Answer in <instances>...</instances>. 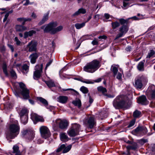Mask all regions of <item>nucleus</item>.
Returning a JSON list of instances; mask_svg holds the SVG:
<instances>
[{
    "label": "nucleus",
    "mask_w": 155,
    "mask_h": 155,
    "mask_svg": "<svg viewBox=\"0 0 155 155\" xmlns=\"http://www.w3.org/2000/svg\"><path fill=\"white\" fill-rule=\"evenodd\" d=\"M36 152V149L32 147H30L28 150V154H31L35 153Z\"/></svg>",
    "instance_id": "obj_47"
},
{
    "label": "nucleus",
    "mask_w": 155,
    "mask_h": 155,
    "mask_svg": "<svg viewBox=\"0 0 155 155\" xmlns=\"http://www.w3.org/2000/svg\"><path fill=\"white\" fill-rule=\"evenodd\" d=\"M10 73L12 77H14L16 75V73L13 70H11Z\"/></svg>",
    "instance_id": "obj_57"
},
{
    "label": "nucleus",
    "mask_w": 155,
    "mask_h": 155,
    "mask_svg": "<svg viewBox=\"0 0 155 155\" xmlns=\"http://www.w3.org/2000/svg\"><path fill=\"white\" fill-rule=\"evenodd\" d=\"M125 50L127 51H130L132 50V48L131 46H128L125 49Z\"/></svg>",
    "instance_id": "obj_61"
},
{
    "label": "nucleus",
    "mask_w": 155,
    "mask_h": 155,
    "mask_svg": "<svg viewBox=\"0 0 155 155\" xmlns=\"http://www.w3.org/2000/svg\"><path fill=\"white\" fill-rule=\"evenodd\" d=\"M37 42L35 41H31L29 43L27 47L28 48V51L29 52L35 51L37 50L36 46Z\"/></svg>",
    "instance_id": "obj_15"
},
{
    "label": "nucleus",
    "mask_w": 155,
    "mask_h": 155,
    "mask_svg": "<svg viewBox=\"0 0 155 155\" xmlns=\"http://www.w3.org/2000/svg\"><path fill=\"white\" fill-rule=\"evenodd\" d=\"M80 90L84 94H87L88 92V90L87 88L84 86H82L81 87Z\"/></svg>",
    "instance_id": "obj_46"
},
{
    "label": "nucleus",
    "mask_w": 155,
    "mask_h": 155,
    "mask_svg": "<svg viewBox=\"0 0 155 155\" xmlns=\"http://www.w3.org/2000/svg\"><path fill=\"white\" fill-rule=\"evenodd\" d=\"M60 137L61 141L66 142L68 140V138L65 133H62L60 134Z\"/></svg>",
    "instance_id": "obj_31"
},
{
    "label": "nucleus",
    "mask_w": 155,
    "mask_h": 155,
    "mask_svg": "<svg viewBox=\"0 0 155 155\" xmlns=\"http://www.w3.org/2000/svg\"><path fill=\"white\" fill-rule=\"evenodd\" d=\"M57 25L56 22H51L47 25L42 26L41 28L44 30L45 33L50 32L51 34H54L52 32L54 29Z\"/></svg>",
    "instance_id": "obj_6"
},
{
    "label": "nucleus",
    "mask_w": 155,
    "mask_h": 155,
    "mask_svg": "<svg viewBox=\"0 0 155 155\" xmlns=\"http://www.w3.org/2000/svg\"><path fill=\"white\" fill-rule=\"evenodd\" d=\"M86 11L85 9L83 8H81L79 9L78 11L73 14L72 15V17H74L80 14H84L86 13Z\"/></svg>",
    "instance_id": "obj_21"
},
{
    "label": "nucleus",
    "mask_w": 155,
    "mask_h": 155,
    "mask_svg": "<svg viewBox=\"0 0 155 155\" xmlns=\"http://www.w3.org/2000/svg\"><path fill=\"white\" fill-rule=\"evenodd\" d=\"M145 60H143L140 62L137 66L138 70L140 71H143L144 70V63Z\"/></svg>",
    "instance_id": "obj_26"
},
{
    "label": "nucleus",
    "mask_w": 155,
    "mask_h": 155,
    "mask_svg": "<svg viewBox=\"0 0 155 155\" xmlns=\"http://www.w3.org/2000/svg\"><path fill=\"white\" fill-rule=\"evenodd\" d=\"M101 66V61L94 59L87 64L84 67L83 69L86 72L93 73L98 69Z\"/></svg>",
    "instance_id": "obj_1"
},
{
    "label": "nucleus",
    "mask_w": 155,
    "mask_h": 155,
    "mask_svg": "<svg viewBox=\"0 0 155 155\" xmlns=\"http://www.w3.org/2000/svg\"><path fill=\"white\" fill-rule=\"evenodd\" d=\"M14 40L16 42V44L17 45H20L21 41L18 40V37H15Z\"/></svg>",
    "instance_id": "obj_53"
},
{
    "label": "nucleus",
    "mask_w": 155,
    "mask_h": 155,
    "mask_svg": "<svg viewBox=\"0 0 155 155\" xmlns=\"http://www.w3.org/2000/svg\"><path fill=\"white\" fill-rule=\"evenodd\" d=\"M88 96H89V102L90 104H91L93 102V100L91 97L89 93L88 94Z\"/></svg>",
    "instance_id": "obj_59"
},
{
    "label": "nucleus",
    "mask_w": 155,
    "mask_h": 155,
    "mask_svg": "<svg viewBox=\"0 0 155 155\" xmlns=\"http://www.w3.org/2000/svg\"><path fill=\"white\" fill-rule=\"evenodd\" d=\"M151 150L153 151H155V144H153L151 146Z\"/></svg>",
    "instance_id": "obj_64"
},
{
    "label": "nucleus",
    "mask_w": 155,
    "mask_h": 155,
    "mask_svg": "<svg viewBox=\"0 0 155 155\" xmlns=\"http://www.w3.org/2000/svg\"><path fill=\"white\" fill-rule=\"evenodd\" d=\"M129 27L127 25H122L119 29V31L120 32L116 35L114 40H116L122 37L127 33Z\"/></svg>",
    "instance_id": "obj_10"
},
{
    "label": "nucleus",
    "mask_w": 155,
    "mask_h": 155,
    "mask_svg": "<svg viewBox=\"0 0 155 155\" xmlns=\"http://www.w3.org/2000/svg\"><path fill=\"white\" fill-rule=\"evenodd\" d=\"M111 25L112 29H114L119 26L120 23L117 21H115L112 22Z\"/></svg>",
    "instance_id": "obj_44"
},
{
    "label": "nucleus",
    "mask_w": 155,
    "mask_h": 155,
    "mask_svg": "<svg viewBox=\"0 0 155 155\" xmlns=\"http://www.w3.org/2000/svg\"><path fill=\"white\" fill-rule=\"evenodd\" d=\"M138 146L136 143H132V145H128L126 147V148L127 150H136Z\"/></svg>",
    "instance_id": "obj_35"
},
{
    "label": "nucleus",
    "mask_w": 155,
    "mask_h": 155,
    "mask_svg": "<svg viewBox=\"0 0 155 155\" xmlns=\"http://www.w3.org/2000/svg\"><path fill=\"white\" fill-rule=\"evenodd\" d=\"M36 68H39V69L35 71L34 72L33 78L35 79H38L40 78L41 76V74L42 70L43 65L41 64L40 66L39 65H36Z\"/></svg>",
    "instance_id": "obj_13"
},
{
    "label": "nucleus",
    "mask_w": 155,
    "mask_h": 155,
    "mask_svg": "<svg viewBox=\"0 0 155 155\" xmlns=\"http://www.w3.org/2000/svg\"><path fill=\"white\" fill-rule=\"evenodd\" d=\"M68 125V122L65 120H61L59 123V127L61 129H66Z\"/></svg>",
    "instance_id": "obj_23"
},
{
    "label": "nucleus",
    "mask_w": 155,
    "mask_h": 155,
    "mask_svg": "<svg viewBox=\"0 0 155 155\" xmlns=\"http://www.w3.org/2000/svg\"><path fill=\"white\" fill-rule=\"evenodd\" d=\"M19 130L20 127L18 124H11L6 134L7 137L11 139L14 138L19 134Z\"/></svg>",
    "instance_id": "obj_2"
},
{
    "label": "nucleus",
    "mask_w": 155,
    "mask_h": 155,
    "mask_svg": "<svg viewBox=\"0 0 155 155\" xmlns=\"http://www.w3.org/2000/svg\"><path fill=\"white\" fill-rule=\"evenodd\" d=\"M97 90L98 91L101 92L104 96H107V94L105 93L107 92V90L105 88L100 86L97 87Z\"/></svg>",
    "instance_id": "obj_28"
},
{
    "label": "nucleus",
    "mask_w": 155,
    "mask_h": 155,
    "mask_svg": "<svg viewBox=\"0 0 155 155\" xmlns=\"http://www.w3.org/2000/svg\"><path fill=\"white\" fill-rule=\"evenodd\" d=\"M155 54V51L153 50L150 51V52L148 53V55L147 56V58H150L151 57L153 56Z\"/></svg>",
    "instance_id": "obj_49"
},
{
    "label": "nucleus",
    "mask_w": 155,
    "mask_h": 155,
    "mask_svg": "<svg viewBox=\"0 0 155 155\" xmlns=\"http://www.w3.org/2000/svg\"><path fill=\"white\" fill-rule=\"evenodd\" d=\"M45 82L49 88L55 87V86L54 82L51 80L48 81H45Z\"/></svg>",
    "instance_id": "obj_36"
},
{
    "label": "nucleus",
    "mask_w": 155,
    "mask_h": 155,
    "mask_svg": "<svg viewBox=\"0 0 155 155\" xmlns=\"http://www.w3.org/2000/svg\"><path fill=\"white\" fill-rule=\"evenodd\" d=\"M8 46L11 49L12 52H13L14 51V48L12 45L8 44Z\"/></svg>",
    "instance_id": "obj_58"
},
{
    "label": "nucleus",
    "mask_w": 155,
    "mask_h": 155,
    "mask_svg": "<svg viewBox=\"0 0 155 155\" xmlns=\"http://www.w3.org/2000/svg\"><path fill=\"white\" fill-rule=\"evenodd\" d=\"M147 79L144 76H138L135 79L134 87L137 89H141L143 86V84L147 82Z\"/></svg>",
    "instance_id": "obj_5"
},
{
    "label": "nucleus",
    "mask_w": 155,
    "mask_h": 155,
    "mask_svg": "<svg viewBox=\"0 0 155 155\" xmlns=\"http://www.w3.org/2000/svg\"><path fill=\"white\" fill-rule=\"evenodd\" d=\"M113 105L116 109L123 108L126 106V103L123 97H117L114 101Z\"/></svg>",
    "instance_id": "obj_3"
},
{
    "label": "nucleus",
    "mask_w": 155,
    "mask_h": 155,
    "mask_svg": "<svg viewBox=\"0 0 155 155\" xmlns=\"http://www.w3.org/2000/svg\"><path fill=\"white\" fill-rule=\"evenodd\" d=\"M31 130H32L29 128L23 130L21 131L22 136L25 138H26L28 135L29 133L30 132V131Z\"/></svg>",
    "instance_id": "obj_30"
},
{
    "label": "nucleus",
    "mask_w": 155,
    "mask_h": 155,
    "mask_svg": "<svg viewBox=\"0 0 155 155\" xmlns=\"http://www.w3.org/2000/svg\"><path fill=\"white\" fill-rule=\"evenodd\" d=\"M142 115V113L140 111L136 110H135L133 114V117L135 118H139L141 117Z\"/></svg>",
    "instance_id": "obj_27"
},
{
    "label": "nucleus",
    "mask_w": 155,
    "mask_h": 155,
    "mask_svg": "<svg viewBox=\"0 0 155 155\" xmlns=\"http://www.w3.org/2000/svg\"><path fill=\"white\" fill-rule=\"evenodd\" d=\"M135 121H136V120H135V119H133V120H131L129 124L128 125L127 127L128 128H130L131 127H132L134 125V124L135 123Z\"/></svg>",
    "instance_id": "obj_48"
},
{
    "label": "nucleus",
    "mask_w": 155,
    "mask_h": 155,
    "mask_svg": "<svg viewBox=\"0 0 155 155\" xmlns=\"http://www.w3.org/2000/svg\"><path fill=\"white\" fill-rule=\"evenodd\" d=\"M2 68L3 72L6 76H8V74L7 71V65L6 63L4 62L3 63Z\"/></svg>",
    "instance_id": "obj_39"
},
{
    "label": "nucleus",
    "mask_w": 155,
    "mask_h": 155,
    "mask_svg": "<svg viewBox=\"0 0 155 155\" xmlns=\"http://www.w3.org/2000/svg\"><path fill=\"white\" fill-rule=\"evenodd\" d=\"M71 147L72 145H70L66 147V145L65 144H62L56 150V152H59L64 149L62 152L63 153H65L68 152L71 150Z\"/></svg>",
    "instance_id": "obj_14"
},
{
    "label": "nucleus",
    "mask_w": 155,
    "mask_h": 155,
    "mask_svg": "<svg viewBox=\"0 0 155 155\" xmlns=\"http://www.w3.org/2000/svg\"><path fill=\"white\" fill-rule=\"evenodd\" d=\"M80 125L78 124H75L68 131V134L70 137H75L78 134Z\"/></svg>",
    "instance_id": "obj_7"
},
{
    "label": "nucleus",
    "mask_w": 155,
    "mask_h": 155,
    "mask_svg": "<svg viewBox=\"0 0 155 155\" xmlns=\"http://www.w3.org/2000/svg\"><path fill=\"white\" fill-rule=\"evenodd\" d=\"M20 116L28 115V111L26 109H22L20 113Z\"/></svg>",
    "instance_id": "obj_45"
},
{
    "label": "nucleus",
    "mask_w": 155,
    "mask_h": 155,
    "mask_svg": "<svg viewBox=\"0 0 155 155\" xmlns=\"http://www.w3.org/2000/svg\"><path fill=\"white\" fill-rule=\"evenodd\" d=\"M70 90H73L78 95L79 94V93L78 92H77V91H76L72 89L68 88V89H61V91H70Z\"/></svg>",
    "instance_id": "obj_50"
},
{
    "label": "nucleus",
    "mask_w": 155,
    "mask_h": 155,
    "mask_svg": "<svg viewBox=\"0 0 155 155\" xmlns=\"http://www.w3.org/2000/svg\"><path fill=\"white\" fill-rule=\"evenodd\" d=\"M76 79L82 82L87 84H93L94 83V82L91 81V80L86 79L85 80H83L79 79Z\"/></svg>",
    "instance_id": "obj_43"
},
{
    "label": "nucleus",
    "mask_w": 155,
    "mask_h": 155,
    "mask_svg": "<svg viewBox=\"0 0 155 155\" xmlns=\"http://www.w3.org/2000/svg\"><path fill=\"white\" fill-rule=\"evenodd\" d=\"M130 18H128L126 19H124V18H120L118 19L120 24L121 25H124L126 24L127 25L129 23V20Z\"/></svg>",
    "instance_id": "obj_33"
},
{
    "label": "nucleus",
    "mask_w": 155,
    "mask_h": 155,
    "mask_svg": "<svg viewBox=\"0 0 155 155\" xmlns=\"http://www.w3.org/2000/svg\"><path fill=\"white\" fill-rule=\"evenodd\" d=\"M122 75L121 74L120 72L117 73V75L116 77V78L119 80H120L122 79Z\"/></svg>",
    "instance_id": "obj_52"
},
{
    "label": "nucleus",
    "mask_w": 155,
    "mask_h": 155,
    "mask_svg": "<svg viewBox=\"0 0 155 155\" xmlns=\"http://www.w3.org/2000/svg\"><path fill=\"white\" fill-rule=\"evenodd\" d=\"M37 99L45 106H47L48 105V102L45 99L41 97H37Z\"/></svg>",
    "instance_id": "obj_37"
},
{
    "label": "nucleus",
    "mask_w": 155,
    "mask_h": 155,
    "mask_svg": "<svg viewBox=\"0 0 155 155\" xmlns=\"http://www.w3.org/2000/svg\"><path fill=\"white\" fill-rule=\"evenodd\" d=\"M12 149L13 151L10 153L11 155H21L19 147L17 145H14Z\"/></svg>",
    "instance_id": "obj_18"
},
{
    "label": "nucleus",
    "mask_w": 155,
    "mask_h": 155,
    "mask_svg": "<svg viewBox=\"0 0 155 155\" xmlns=\"http://www.w3.org/2000/svg\"><path fill=\"white\" fill-rule=\"evenodd\" d=\"M137 103L142 105H146L148 104V101L147 100L145 96L142 95L137 98Z\"/></svg>",
    "instance_id": "obj_16"
},
{
    "label": "nucleus",
    "mask_w": 155,
    "mask_h": 155,
    "mask_svg": "<svg viewBox=\"0 0 155 155\" xmlns=\"http://www.w3.org/2000/svg\"><path fill=\"white\" fill-rule=\"evenodd\" d=\"M20 117L22 123L25 124L27 123L28 119V115L20 116Z\"/></svg>",
    "instance_id": "obj_38"
},
{
    "label": "nucleus",
    "mask_w": 155,
    "mask_h": 155,
    "mask_svg": "<svg viewBox=\"0 0 155 155\" xmlns=\"http://www.w3.org/2000/svg\"><path fill=\"white\" fill-rule=\"evenodd\" d=\"M9 15L8 13H6L5 16V17L3 20V22H5L7 20Z\"/></svg>",
    "instance_id": "obj_60"
},
{
    "label": "nucleus",
    "mask_w": 155,
    "mask_h": 155,
    "mask_svg": "<svg viewBox=\"0 0 155 155\" xmlns=\"http://www.w3.org/2000/svg\"><path fill=\"white\" fill-rule=\"evenodd\" d=\"M17 21L20 22H22L24 20V18H17Z\"/></svg>",
    "instance_id": "obj_62"
},
{
    "label": "nucleus",
    "mask_w": 155,
    "mask_h": 155,
    "mask_svg": "<svg viewBox=\"0 0 155 155\" xmlns=\"http://www.w3.org/2000/svg\"><path fill=\"white\" fill-rule=\"evenodd\" d=\"M52 60H50V61L47 64L46 67L45 68V69H46L49 66L50 64H51L52 62Z\"/></svg>",
    "instance_id": "obj_56"
},
{
    "label": "nucleus",
    "mask_w": 155,
    "mask_h": 155,
    "mask_svg": "<svg viewBox=\"0 0 155 155\" xmlns=\"http://www.w3.org/2000/svg\"><path fill=\"white\" fill-rule=\"evenodd\" d=\"M29 66L26 64H24L22 67V72L24 74H27L28 71Z\"/></svg>",
    "instance_id": "obj_34"
},
{
    "label": "nucleus",
    "mask_w": 155,
    "mask_h": 155,
    "mask_svg": "<svg viewBox=\"0 0 155 155\" xmlns=\"http://www.w3.org/2000/svg\"><path fill=\"white\" fill-rule=\"evenodd\" d=\"M98 42L96 39L94 40L91 42V44L93 45H98Z\"/></svg>",
    "instance_id": "obj_54"
},
{
    "label": "nucleus",
    "mask_w": 155,
    "mask_h": 155,
    "mask_svg": "<svg viewBox=\"0 0 155 155\" xmlns=\"http://www.w3.org/2000/svg\"><path fill=\"white\" fill-rule=\"evenodd\" d=\"M85 22H84L81 23H76L75 24V27L77 29H79L85 26Z\"/></svg>",
    "instance_id": "obj_40"
},
{
    "label": "nucleus",
    "mask_w": 155,
    "mask_h": 155,
    "mask_svg": "<svg viewBox=\"0 0 155 155\" xmlns=\"http://www.w3.org/2000/svg\"><path fill=\"white\" fill-rule=\"evenodd\" d=\"M36 33V31L34 30H31L29 31H26L24 33V38H26L28 36L31 37L34 34Z\"/></svg>",
    "instance_id": "obj_25"
},
{
    "label": "nucleus",
    "mask_w": 155,
    "mask_h": 155,
    "mask_svg": "<svg viewBox=\"0 0 155 155\" xmlns=\"http://www.w3.org/2000/svg\"><path fill=\"white\" fill-rule=\"evenodd\" d=\"M20 92L24 99L27 100L30 97V91L27 89L25 84L22 82L19 83Z\"/></svg>",
    "instance_id": "obj_4"
},
{
    "label": "nucleus",
    "mask_w": 155,
    "mask_h": 155,
    "mask_svg": "<svg viewBox=\"0 0 155 155\" xmlns=\"http://www.w3.org/2000/svg\"><path fill=\"white\" fill-rule=\"evenodd\" d=\"M111 70L113 72V76L114 77L117 75L118 71V68L116 65H113L111 68Z\"/></svg>",
    "instance_id": "obj_32"
},
{
    "label": "nucleus",
    "mask_w": 155,
    "mask_h": 155,
    "mask_svg": "<svg viewBox=\"0 0 155 155\" xmlns=\"http://www.w3.org/2000/svg\"><path fill=\"white\" fill-rule=\"evenodd\" d=\"M146 94L149 99L153 100L155 99V86L150 85L146 92Z\"/></svg>",
    "instance_id": "obj_9"
},
{
    "label": "nucleus",
    "mask_w": 155,
    "mask_h": 155,
    "mask_svg": "<svg viewBox=\"0 0 155 155\" xmlns=\"http://www.w3.org/2000/svg\"><path fill=\"white\" fill-rule=\"evenodd\" d=\"M25 2L23 4L24 6H27L28 5H31L33 3V2H30L29 0H26Z\"/></svg>",
    "instance_id": "obj_51"
},
{
    "label": "nucleus",
    "mask_w": 155,
    "mask_h": 155,
    "mask_svg": "<svg viewBox=\"0 0 155 155\" xmlns=\"http://www.w3.org/2000/svg\"><path fill=\"white\" fill-rule=\"evenodd\" d=\"M35 134L33 130H31L30 131L28 135L26 137V138L28 139L29 141L32 140L34 137Z\"/></svg>",
    "instance_id": "obj_29"
},
{
    "label": "nucleus",
    "mask_w": 155,
    "mask_h": 155,
    "mask_svg": "<svg viewBox=\"0 0 155 155\" xmlns=\"http://www.w3.org/2000/svg\"><path fill=\"white\" fill-rule=\"evenodd\" d=\"M31 118L34 121L43 122L44 121V119L42 117L35 114H32Z\"/></svg>",
    "instance_id": "obj_17"
},
{
    "label": "nucleus",
    "mask_w": 155,
    "mask_h": 155,
    "mask_svg": "<svg viewBox=\"0 0 155 155\" xmlns=\"http://www.w3.org/2000/svg\"><path fill=\"white\" fill-rule=\"evenodd\" d=\"M41 137L46 139L49 137L50 135V132L48 128L46 126H41L39 129Z\"/></svg>",
    "instance_id": "obj_11"
},
{
    "label": "nucleus",
    "mask_w": 155,
    "mask_h": 155,
    "mask_svg": "<svg viewBox=\"0 0 155 155\" xmlns=\"http://www.w3.org/2000/svg\"><path fill=\"white\" fill-rule=\"evenodd\" d=\"M38 56V54L36 53H33L31 54L29 56L31 62L32 64H35L36 62V60Z\"/></svg>",
    "instance_id": "obj_20"
},
{
    "label": "nucleus",
    "mask_w": 155,
    "mask_h": 155,
    "mask_svg": "<svg viewBox=\"0 0 155 155\" xmlns=\"http://www.w3.org/2000/svg\"><path fill=\"white\" fill-rule=\"evenodd\" d=\"M147 132V128L143 126H138L132 131L133 134H141L142 135H145Z\"/></svg>",
    "instance_id": "obj_12"
},
{
    "label": "nucleus",
    "mask_w": 155,
    "mask_h": 155,
    "mask_svg": "<svg viewBox=\"0 0 155 155\" xmlns=\"http://www.w3.org/2000/svg\"><path fill=\"white\" fill-rule=\"evenodd\" d=\"M72 103L75 106H77L78 108H80L81 106V102L80 99L73 101Z\"/></svg>",
    "instance_id": "obj_41"
},
{
    "label": "nucleus",
    "mask_w": 155,
    "mask_h": 155,
    "mask_svg": "<svg viewBox=\"0 0 155 155\" xmlns=\"http://www.w3.org/2000/svg\"><path fill=\"white\" fill-rule=\"evenodd\" d=\"M49 12H48L46 14H45L43 16L42 19L38 23V25H41L44 24L48 18Z\"/></svg>",
    "instance_id": "obj_24"
},
{
    "label": "nucleus",
    "mask_w": 155,
    "mask_h": 155,
    "mask_svg": "<svg viewBox=\"0 0 155 155\" xmlns=\"http://www.w3.org/2000/svg\"><path fill=\"white\" fill-rule=\"evenodd\" d=\"M68 97L65 96H60L57 98V101L62 104H65L68 101Z\"/></svg>",
    "instance_id": "obj_19"
},
{
    "label": "nucleus",
    "mask_w": 155,
    "mask_h": 155,
    "mask_svg": "<svg viewBox=\"0 0 155 155\" xmlns=\"http://www.w3.org/2000/svg\"><path fill=\"white\" fill-rule=\"evenodd\" d=\"M16 31L18 32H23L27 30V27L23 25H18L15 26Z\"/></svg>",
    "instance_id": "obj_22"
},
{
    "label": "nucleus",
    "mask_w": 155,
    "mask_h": 155,
    "mask_svg": "<svg viewBox=\"0 0 155 155\" xmlns=\"http://www.w3.org/2000/svg\"><path fill=\"white\" fill-rule=\"evenodd\" d=\"M83 122L87 127L90 129L93 128L96 123L94 117L92 116L88 117L85 118Z\"/></svg>",
    "instance_id": "obj_8"
},
{
    "label": "nucleus",
    "mask_w": 155,
    "mask_h": 155,
    "mask_svg": "<svg viewBox=\"0 0 155 155\" xmlns=\"http://www.w3.org/2000/svg\"><path fill=\"white\" fill-rule=\"evenodd\" d=\"M98 39H103L105 40L107 39V37L105 35H103L102 36H99L98 37Z\"/></svg>",
    "instance_id": "obj_55"
},
{
    "label": "nucleus",
    "mask_w": 155,
    "mask_h": 155,
    "mask_svg": "<svg viewBox=\"0 0 155 155\" xmlns=\"http://www.w3.org/2000/svg\"><path fill=\"white\" fill-rule=\"evenodd\" d=\"M63 29V27L62 26L60 25L57 27V28H54L53 31L52 33L53 34H55L57 32L60 31L62 30Z\"/></svg>",
    "instance_id": "obj_42"
},
{
    "label": "nucleus",
    "mask_w": 155,
    "mask_h": 155,
    "mask_svg": "<svg viewBox=\"0 0 155 155\" xmlns=\"http://www.w3.org/2000/svg\"><path fill=\"white\" fill-rule=\"evenodd\" d=\"M104 15V17L107 19H108L110 18V15L108 13H105Z\"/></svg>",
    "instance_id": "obj_63"
}]
</instances>
